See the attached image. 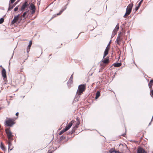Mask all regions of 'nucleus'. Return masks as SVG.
<instances>
[{
  "label": "nucleus",
  "mask_w": 153,
  "mask_h": 153,
  "mask_svg": "<svg viewBox=\"0 0 153 153\" xmlns=\"http://www.w3.org/2000/svg\"><path fill=\"white\" fill-rule=\"evenodd\" d=\"M101 62H102L103 64H100V66L101 67V68L99 71V72L102 71L106 65L110 63V61L109 59V57H107L104 59H102Z\"/></svg>",
  "instance_id": "1"
},
{
  "label": "nucleus",
  "mask_w": 153,
  "mask_h": 153,
  "mask_svg": "<svg viewBox=\"0 0 153 153\" xmlns=\"http://www.w3.org/2000/svg\"><path fill=\"white\" fill-rule=\"evenodd\" d=\"M73 74H72V75L70 77V78L69 81H70L71 82L73 80Z\"/></svg>",
  "instance_id": "29"
},
{
  "label": "nucleus",
  "mask_w": 153,
  "mask_h": 153,
  "mask_svg": "<svg viewBox=\"0 0 153 153\" xmlns=\"http://www.w3.org/2000/svg\"><path fill=\"white\" fill-rule=\"evenodd\" d=\"M66 131V130L65 129H63L59 133V135H62V134L64 132H65Z\"/></svg>",
  "instance_id": "24"
},
{
  "label": "nucleus",
  "mask_w": 153,
  "mask_h": 153,
  "mask_svg": "<svg viewBox=\"0 0 153 153\" xmlns=\"http://www.w3.org/2000/svg\"><path fill=\"white\" fill-rule=\"evenodd\" d=\"M16 116H18L19 115V113L18 112L16 113Z\"/></svg>",
  "instance_id": "36"
},
{
  "label": "nucleus",
  "mask_w": 153,
  "mask_h": 153,
  "mask_svg": "<svg viewBox=\"0 0 153 153\" xmlns=\"http://www.w3.org/2000/svg\"><path fill=\"white\" fill-rule=\"evenodd\" d=\"M13 141H7V144H8V149L10 151L13 148V146L12 145V142Z\"/></svg>",
  "instance_id": "16"
},
{
  "label": "nucleus",
  "mask_w": 153,
  "mask_h": 153,
  "mask_svg": "<svg viewBox=\"0 0 153 153\" xmlns=\"http://www.w3.org/2000/svg\"><path fill=\"white\" fill-rule=\"evenodd\" d=\"M28 12V11H26L25 12H24L23 15H22V17L24 18L25 17V16H26Z\"/></svg>",
  "instance_id": "25"
},
{
  "label": "nucleus",
  "mask_w": 153,
  "mask_h": 153,
  "mask_svg": "<svg viewBox=\"0 0 153 153\" xmlns=\"http://www.w3.org/2000/svg\"><path fill=\"white\" fill-rule=\"evenodd\" d=\"M143 0H141L140 2L139 3V4H140L141 5V3H142V2L143 1Z\"/></svg>",
  "instance_id": "34"
},
{
  "label": "nucleus",
  "mask_w": 153,
  "mask_h": 153,
  "mask_svg": "<svg viewBox=\"0 0 153 153\" xmlns=\"http://www.w3.org/2000/svg\"><path fill=\"white\" fill-rule=\"evenodd\" d=\"M17 2H16L14 3V4L13 5H11L10 3H9L8 10H10L11 9H12L13 8V7H15L16 6V5L17 4Z\"/></svg>",
  "instance_id": "18"
},
{
  "label": "nucleus",
  "mask_w": 153,
  "mask_h": 153,
  "mask_svg": "<svg viewBox=\"0 0 153 153\" xmlns=\"http://www.w3.org/2000/svg\"><path fill=\"white\" fill-rule=\"evenodd\" d=\"M119 29V25L118 24L116 26L114 30L112 33V35L113 36L115 35L117 33V31Z\"/></svg>",
  "instance_id": "12"
},
{
  "label": "nucleus",
  "mask_w": 153,
  "mask_h": 153,
  "mask_svg": "<svg viewBox=\"0 0 153 153\" xmlns=\"http://www.w3.org/2000/svg\"><path fill=\"white\" fill-rule=\"evenodd\" d=\"M5 131L6 134L7 136V141H13V135L10 128H6L5 129Z\"/></svg>",
  "instance_id": "3"
},
{
  "label": "nucleus",
  "mask_w": 153,
  "mask_h": 153,
  "mask_svg": "<svg viewBox=\"0 0 153 153\" xmlns=\"http://www.w3.org/2000/svg\"><path fill=\"white\" fill-rule=\"evenodd\" d=\"M76 120L77 121V122L75 126L74 127L71 131V134L75 132L76 129L78 128L79 125L80 124V120L79 118L78 117H77L76 118Z\"/></svg>",
  "instance_id": "6"
},
{
  "label": "nucleus",
  "mask_w": 153,
  "mask_h": 153,
  "mask_svg": "<svg viewBox=\"0 0 153 153\" xmlns=\"http://www.w3.org/2000/svg\"><path fill=\"white\" fill-rule=\"evenodd\" d=\"M100 91H97L96 94V97H95V99H97L98 97L100 96Z\"/></svg>",
  "instance_id": "22"
},
{
  "label": "nucleus",
  "mask_w": 153,
  "mask_h": 153,
  "mask_svg": "<svg viewBox=\"0 0 153 153\" xmlns=\"http://www.w3.org/2000/svg\"><path fill=\"white\" fill-rule=\"evenodd\" d=\"M19 6H16L14 9V11H17L18 9H19Z\"/></svg>",
  "instance_id": "28"
},
{
  "label": "nucleus",
  "mask_w": 153,
  "mask_h": 153,
  "mask_svg": "<svg viewBox=\"0 0 153 153\" xmlns=\"http://www.w3.org/2000/svg\"><path fill=\"white\" fill-rule=\"evenodd\" d=\"M133 6V3L129 4L127 6L126 10V12L123 16L124 18H126L128 16L131 12Z\"/></svg>",
  "instance_id": "4"
},
{
  "label": "nucleus",
  "mask_w": 153,
  "mask_h": 153,
  "mask_svg": "<svg viewBox=\"0 0 153 153\" xmlns=\"http://www.w3.org/2000/svg\"><path fill=\"white\" fill-rule=\"evenodd\" d=\"M52 152H48L47 153H51Z\"/></svg>",
  "instance_id": "38"
},
{
  "label": "nucleus",
  "mask_w": 153,
  "mask_h": 153,
  "mask_svg": "<svg viewBox=\"0 0 153 153\" xmlns=\"http://www.w3.org/2000/svg\"><path fill=\"white\" fill-rule=\"evenodd\" d=\"M27 59V57H26V58L25 59V60H26Z\"/></svg>",
  "instance_id": "39"
},
{
  "label": "nucleus",
  "mask_w": 153,
  "mask_h": 153,
  "mask_svg": "<svg viewBox=\"0 0 153 153\" xmlns=\"http://www.w3.org/2000/svg\"><path fill=\"white\" fill-rule=\"evenodd\" d=\"M16 1V0H10V4L11 3H13L15 1Z\"/></svg>",
  "instance_id": "31"
},
{
  "label": "nucleus",
  "mask_w": 153,
  "mask_h": 153,
  "mask_svg": "<svg viewBox=\"0 0 153 153\" xmlns=\"http://www.w3.org/2000/svg\"><path fill=\"white\" fill-rule=\"evenodd\" d=\"M66 8L67 7L66 5H65V6H64L62 8L61 10L60 11L59 13H58L57 14H55L53 16V17H52V18L55 17H56L58 16H59L64 11V10L66 9Z\"/></svg>",
  "instance_id": "9"
},
{
  "label": "nucleus",
  "mask_w": 153,
  "mask_h": 153,
  "mask_svg": "<svg viewBox=\"0 0 153 153\" xmlns=\"http://www.w3.org/2000/svg\"><path fill=\"white\" fill-rule=\"evenodd\" d=\"M74 122L75 121L74 120H73L70 122L69 123L68 125L66 126L65 128L66 131L68 130L71 127Z\"/></svg>",
  "instance_id": "10"
},
{
  "label": "nucleus",
  "mask_w": 153,
  "mask_h": 153,
  "mask_svg": "<svg viewBox=\"0 0 153 153\" xmlns=\"http://www.w3.org/2000/svg\"><path fill=\"white\" fill-rule=\"evenodd\" d=\"M30 8L31 10H32V14H34L35 13L36 10V7L33 4L31 3L30 5Z\"/></svg>",
  "instance_id": "14"
},
{
  "label": "nucleus",
  "mask_w": 153,
  "mask_h": 153,
  "mask_svg": "<svg viewBox=\"0 0 153 153\" xmlns=\"http://www.w3.org/2000/svg\"><path fill=\"white\" fill-rule=\"evenodd\" d=\"M137 153H147L146 152L143 148L140 147L138 148Z\"/></svg>",
  "instance_id": "17"
},
{
  "label": "nucleus",
  "mask_w": 153,
  "mask_h": 153,
  "mask_svg": "<svg viewBox=\"0 0 153 153\" xmlns=\"http://www.w3.org/2000/svg\"><path fill=\"white\" fill-rule=\"evenodd\" d=\"M19 17V15L17 16H15L13 19L11 23L12 24H14L15 23H16L18 20Z\"/></svg>",
  "instance_id": "15"
},
{
  "label": "nucleus",
  "mask_w": 153,
  "mask_h": 153,
  "mask_svg": "<svg viewBox=\"0 0 153 153\" xmlns=\"http://www.w3.org/2000/svg\"><path fill=\"white\" fill-rule=\"evenodd\" d=\"M32 44V41H30L29 42V44L28 46L27 49V53H28L30 51V47L31 46Z\"/></svg>",
  "instance_id": "19"
},
{
  "label": "nucleus",
  "mask_w": 153,
  "mask_h": 153,
  "mask_svg": "<svg viewBox=\"0 0 153 153\" xmlns=\"http://www.w3.org/2000/svg\"><path fill=\"white\" fill-rule=\"evenodd\" d=\"M143 0H141L140 2L139 3V4H140L141 5V3H142V2L143 1Z\"/></svg>",
  "instance_id": "33"
},
{
  "label": "nucleus",
  "mask_w": 153,
  "mask_h": 153,
  "mask_svg": "<svg viewBox=\"0 0 153 153\" xmlns=\"http://www.w3.org/2000/svg\"><path fill=\"white\" fill-rule=\"evenodd\" d=\"M1 74L2 76L3 77V79L5 81L7 79V75L6 74V71L4 68H3L1 71Z\"/></svg>",
  "instance_id": "13"
},
{
  "label": "nucleus",
  "mask_w": 153,
  "mask_h": 153,
  "mask_svg": "<svg viewBox=\"0 0 153 153\" xmlns=\"http://www.w3.org/2000/svg\"><path fill=\"white\" fill-rule=\"evenodd\" d=\"M86 88V84H85L79 85L78 86V90L76 92L77 95L78 96L82 95L85 90Z\"/></svg>",
  "instance_id": "2"
},
{
  "label": "nucleus",
  "mask_w": 153,
  "mask_h": 153,
  "mask_svg": "<svg viewBox=\"0 0 153 153\" xmlns=\"http://www.w3.org/2000/svg\"><path fill=\"white\" fill-rule=\"evenodd\" d=\"M110 152L111 153H120L118 151H110Z\"/></svg>",
  "instance_id": "27"
},
{
  "label": "nucleus",
  "mask_w": 153,
  "mask_h": 153,
  "mask_svg": "<svg viewBox=\"0 0 153 153\" xmlns=\"http://www.w3.org/2000/svg\"><path fill=\"white\" fill-rule=\"evenodd\" d=\"M151 95L153 96V90L152 91L151 93Z\"/></svg>",
  "instance_id": "35"
},
{
  "label": "nucleus",
  "mask_w": 153,
  "mask_h": 153,
  "mask_svg": "<svg viewBox=\"0 0 153 153\" xmlns=\"http://www.w3.org/2000/svg\"><path fill=\"white\" fill-rule=\"evenodd\" d=\"M28 6V4L27 1H25L24 3L23 4L21 8L19 9V10L22 11L23 12L24 10Z\"/></svg>",
  "instance_id": "8"
},
{
  "label": "nucleus",
  "mask_w": 153,
  "mask_h": 153,
  "mask_svg": "<svg viewBox=\"0 0 153 153\" xmlns=\"http://www.w3.org/2000/svg\"><path fill=\"white\" fill-rule=\"evenodd\" d=\"M0 147L1 149L4 151L6 150L5 147L2 142H1L0 144Z\"/></svg>",
  "instance_id": "21"
},
{
  "label": "nucleus",
  "mask_w": 153,
  "mask_h": 153,
  "mask_svg": "<svg viewBox=\"0 0 153 153\" xmlns=\"http://www.w3.org/2000/svg\"><path fill=\"white\" fill-rule=\"evenodd\" d=\"M110 45L109 44L107 45V47H106V48L105 51L104 52V55H103V58L105 57L106 56L108 55L109 49H110Z\"/></svg>",
  "instance_id": "11"
},
{
  "label": "nucleus",
  "mask_w": 153,
  "mask_h": 153,
  "mask_svg": "<svg viewBox=\"0 0 153 153\" xmlns=\"http://www.w3.org/2000/svg\"><path fill=\"white\" fill-rule=\"evenodd\" d=\"M123 33H119L116 39L117 43L118 45H120L121 42L122 41Z\"/></svg>",
  "instance_id": "7"
},
{
  "label": "nucleus",
  "mask_w": 153,
  "mask_h": 153,
  "mask_svg": "<svg viewBox=\"0 0 153 153\" xmlns=\"http://www.w3.org/2000/svg\"><path fill=\"white\" fill-rule=\"evenodd\" d=\"M122 65L121 63H114L112 65L114 66L115 67H119L120 66Z\"/></svg>",
  "instance_id": "20"
},
{
  "label": "nucleus",
  "mask_w": 153,
  "mask_h": 153,
  "mask_svg": "<svg viewBox=\"0 0 153 153\" xmlns=\"http://www.w3.org/2000/svg\"><path fill=\"white\" fill-rule=\"evenodd\" d=\"M143 0H141L140 2L139 3V4H140L141 5V3H142V2L143 1Z\"/></svg>",
  "instance_id": "32"
},
{
  "label": "nucleus",
  "mask_w": 153,
  "mask_h": 153,
  "mask_svg": "<svg viewBox=\"0 0 153 153\" xmlns=\"http://www.w3.org/2000/svg\"><path fill=\"white\" fill-rule=\"evenodd\" d=\"M15 120L14 119L7 118L5 121V125L7 126H12L15 123Z\"/></svg>",
  "instance_id": "5"
},
{
  "label": "nucleus",
  "mask_w": 153,
  "mask_h": 153,
  "mask_svg": "<svg viewBox=\"0 0 153 153\" xmlns=\"http://www.w3.org/2000/svg\"><path fill=\"white\" fill-rule=\"evenodd\" d=\"M4 22V19L3 18L0 19V24Z\"/></svg>",
  "instance_id": "26"
},
{
  "label": "nucleus",
  "mask_w": 153,
  "mask_h": 153,
  "mask_svg": "<svg viewBox=\"0 0 153 153\" xmlns=\"http://www.w3.org/2000/svg\"><path fill=\"white\" fill-rule=\"evenodd\" d=\"M152 85H153V79L150 80L149 83V86L151 89L152 88Z\"/></svg>",
  "instance_id": "23"
},
{
  "label": "nucleus",
  "mask_w": 153,
  "mask_h": 153,
  "mask_svg": "<svg viewBox=\"0 0 153 153\" xmlns=\"http://www.w3.org/2000/svg\"><path fill=\"white\" fill-rule=\"evenodd\" d=\"M140 5H140V4H138V7H140Z\"/></svg>",
  "instance_id": "37"
},
{
  "label": "nucleus",
  "mask_w": 153,
  "mask_h": 153,
  "mask_svg": "<svg viewBox=\"0 0 153 153\" xmlns=\"http://www.w3.org/2000/svg\"><path fill=\"white\" fill-rule=\"evenodd\" d=\"M139 7H138V6H137L135 8V12H136V11L137 10H138V9H139Z\"/></svg>",
  "instance_id": "30"
}]
</instances>
